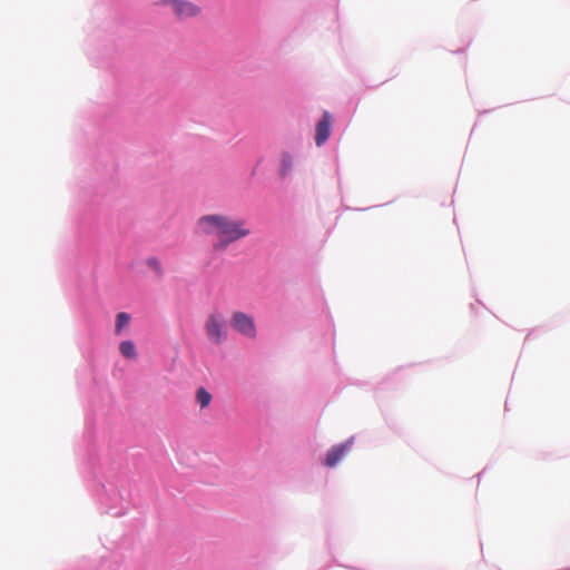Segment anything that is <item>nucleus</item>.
<instances>
[{
  "instance_id": "nucleus-2",
  "label": "nucleus",
  "mask_w": 570,
  "mask_h": 570,
  "mask_svg": "<svg viewBox=\"0 0 570 570\" xmlns=\"http://www.w3.org/2000/svg\"><path fill=\"white\" fill-rule=\"evenodd\" d=\"M161 4L169 7L179 21L197 18L202 14V7L188 0H161Z\"/></svg>"
},
{
  "instance_id": "nucleus-11",
  "label": "nucleus",
  "mask_w": 570,
  "mask_h": 570,
  "mask_svg": "<svg viewBox=\"0 0 570 570\" xmlns=\"http://www.w3.org/2000/svg\"><path fill=\"white\" fill-rule=\"evenodd\" d=\"M153 263V266H156V259L150 261V264Z\"/></svg>"
},
{
  "instance_id": "nucleus-10",
  "label": "nucleus",
  "mask_w": 570,
  "mask_h": 570,
  "mask_svg": "<svg viewBox=\"0 0 570 570\" xmlns=\"http://www.w3.org/2000/svg\"><path fill=\"white\" fill-rule=\"evenodd\" d=\"M293 166V159L289 155H285L282 160V175H286Z\"/></svg>"
},
{
  "instance_id": "nucleus-5",
  "label": "nucleus",
  "mask_w": 570,
  "mask_h": 570,
  "mask_svg": "<svg viewBox=\"0 0 570 570\" xmlns=\"http://www.w3.org/2000/svg\"><path fill=\"white\" fill-rule=\"evenodd\" d=\"M351 445V440L345 443L334 445L326 454L325 465L330 468L335 466L350 451Z\"/></svg>"
},
{
  "instance_id": "nucleus-12",
  "label": "nucleus",
  "mask_w": 570,
  "mask_h": 570,
  "mask_svg": "<svg viewBox=\"0 0 570 570\" xmlns=\"http://www.w3.org/2000/svg\"><path fill=\"white\" fill-rule=\"evenodd\" d=\"M153 263V266H156V259L150 261V264Z\"/></svg>"
},
{
  "instance_id": "nucleus-7",
  "label": "nucleus",
  "mask_w": 570,
  "mask_h": 570,
  "mask_svg": "<svg viewBox=\"0 0 570 570\" xmlns=\"http://www.w3.org/2000/svg\"><path fill=\"white\" fill-rule=\"evenodd\" d=\"M119 351L126 358L134 360L137 357L136 346L132 341H122L119 344Z\"/></svg>"
},
{
  "instance_id": "nucleus-4",
  "label": "nucleus",
  "mask_w": 570,
  "mask_h": 570,
  "mask_svg": "<svg viewBox=\"0 0 570 570\" xmlns=\"http://www.w3.org/2000/svg\"><path fill=\"white\" fill-rule=\"evenodd\" d=\"M232 325L244 336L249 338H254L256 336L254 318L244 312H235L233 314Z\"/></svg>"
},
{
  "instance_id": "nucleus-8",
  "label": "nucleus",
  "mask_w": 570,
  "mask_h": 570,
  "mask_svg": "<svg viewBox=\"0 0 570 570\" xmlns=\"http://www.w3.org/2000/svg\"><path fill=\"white\" fill-rule=\"evenodd\" d=\"M196 401L199 404V406L204 409L209 405L212 401V395L206 389L199 387L196 392Z\"/></svg>"
},
{
  "instance_id": "nucleus-9",
  "label": "nucleus",
  "mask_w": 570,
  "mask_h": 570,
  "mask_svg": "<svg viewBox=\"0 0 570 570\" xmlns=\"http://www.w3.org/2000/svg\"><path fill=\"white\" fill-rule=\"evenodd\" d=\"M130 316L129 314L125 312H120L116 316V325H115V332L116 334H120L124 327H126L129 324Z\"/></svg>"
},
{
  "instance_id": "nucleus-1",
  "label": "nucleus",
  "mask_w": 570,
  "mask_h": 570,
  "mask_svg": "<svg viewBox=\"0 0 570 570\" xmlns=\"http://www.w3.org/2000/svg\"><path fill=\"white\" fill-rule=\"evenodd\" d=\"M196 229L204 236L213 237L212 247L215 252H224L232 244L252 234L245 219L224 214H207L199 217Z\"/></svg>"
},
{
  "instance_id": "nucleus-6",
  "label": "nucleus",
  "mask_w": 570,
  "mask_h": 570,
  "mask_svg": "<svg viewBox=\"0 0 570 570\" xmlns=\"http://www.w3.org/2000/svg\"><path fill=\"white\" fill-rule=\"evenodd\" d=\"M332 117L328 111H324L322 119L316 125L315 142L322 146L330 137Z\"/></svg>"
},
{
  "instance_id": "nucleus-3",
  "label": "nucleus",
  "mask_w": 570,
  "mask_h": 570,
  "mask_svg": "<svg viewBox=\"0 0 570 570\" xmlns=\"http://www.w3.org/2000/svg\"><path fill=\"white\" fill-rule=\"evenodd\" d=\"M206 335L214 344H222L226 338L224 317L217 313H210L205 322Z\"/></svg>"
}]
</instances>
